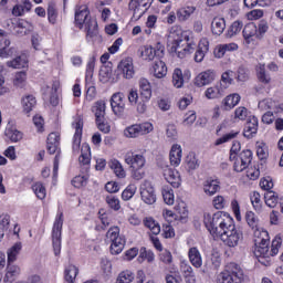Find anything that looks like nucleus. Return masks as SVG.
Wrapping results in <instances>:
<instances>
[{
    "mask_svg": "<svg viewBox=\"0 0 283 283\" xmlns=\"http://www.w3.org/2000/svg\"><path fill=\"white\" fill-rule=\"evenodd\" d=\"M130 178H133V180H143V178H145V169L132 168Z\"/></svg>",
    "mask_w": 283,
    "mask_h": 283,
    "instance_id": "62",
    "label": "nucleus"
},
{
    "mask_svg": "<svg viewBox=\"0 0 283 283\" xmlns=\"http://www.w3.org/2000/svg\"><path fill=\"white\" fill-rule=\"evenodd\" d=\"M21 103L24 114H30V112L36 107V97H34V95H27L22 97Z\"/></svg>",
    "mask_w": 283,
    "mask_h": 283,
    "instance_id": "32",
    "label": "nucleus"
},
{
    "mask_svg": "<svg viewBox=\"0 0 283 283\" xmlns=\"http://www.w3.org/2000/svg\"><path fill=\"white\" fill-rule=\"evenodd\" d=\"M56 17H59V14L56 13V8L54 7V4H49L48 19H49V22L52 23V25H54V23H56Z\"/></svg>",
    "mask_w": 283,
    "mask_h": 283,
    "instance_id": "60",
    "label": "nucleus"
},
{
    "mask_svg": "<svg viewBox=\"0 0 283 283\" xmlns=\"http://www.w3.org/2000/svg\"><path fill=\"white\" fill-rule=\"evenodd\" d=\"M160 262H164V264H171L174 262V256L171 255V252L169 250H164L159 254Z\"/></svg>",
    "mask_w": 283,
    "mask_h": 283,
    "instance_id": "63",
    "label": "nucleus"
},
{
    "mask_svg": "<svg viewBox=\"0 0 283 283\" xmlns=\"http://www.w3.org/2000/svg\"><path fill=\"white\" fill-rule=\"evenodd\" d=\"M238 103H240V95L239 94L228 95L223 99V109H226V111L233 109V107H235V105H238Z\"/></svg>",
    "mask_w": 283,
    "mask_h": 283,
    "instance_id": "36",
    "label": "nucleus"
},
{
    "mask_svg": "<svg viewBox=\"0 0 283 283\" xmlns=\"http://www.w3.org/2000/svg\"><path fill=\"white\" fill-rule=\"evenodd\" d=\"M186 165L188 169L191 170L198 169V167H200V161L198 160V157H196V153H190L186 157Z\"/></svg>",
    "mask_w": 283,
    "mask_h": 283,
    "instance_id": "46",
    "label": "nucleus"
},
{
    "mask_svg": "<svg viewBox=\"0 0 283 283\" xmlns=\"http://www.w3.org/2000/svg\"><path fill=\"white\" fill-rule=\"evenodd\" d=\"M172 85L180 90L185 85V76L182 75V70L175 69L172 73Z\"/></svg>",
    "mask_w": 283,
    "mask_h": 283,
    "instance_id": "39",
    "label": "nucleus"
},
{
    "mask_svg": "<svg viewBox=\"0 0 283 283\" xmlns=\"http://www.w3.org/2000/svg\"><path fill=\"white\" fill-rule=\"evenodd\" d=\"M25 83H28V73H25V71L17 72L13 77L14 87L23 90V87H25Z\"/></svg>",
    "mask_w": 283,
    "mask_h": 283,
    "instance_id": "34",
    "label": "nucleus"
},
{
    "mask_svg": "<svg viewBox=\"0 0 283 283\" xmlns=\"http://www.w3.org/2000/svg\"><path fill=\"white\" fill-rule=\"evenodd\" d=\"M32 189H33L36 198H39V200H44V198L46 196V191H45V186H43L42 182H35L32 186Z\"/></svg>",
    "mask_w": 283,
    "mask_h": 283,
    "instance_id": "50",
    "label": "nucleus"
},
{
    "mask_svg": "<svg viewBox=\"0 0 283 283\" xmlns=\"http://www.w3.org/2000/svg\"><path fill=\"white\" fill-rule=\"evenodd\" d=\"M196 12V7H182L177 11L178 21H187Z\"/></svg>",
    "mask_w": 283,
    "mask_h": 283,
    "instance_id": "38",
    "label": "nucleus"
},
{
    "mask_svg": "<svg viewBox=\"0 0 283 283\" xmlns=\"http://www.w3.org/2000/svg\"><path fill=\"white\" fill-rule=\"evenodd\" d=\"M92 17L90 15V9L87 6H80L75 9V25L80 28V30H83L84 23L86 21H90Z\"/></svg>",
    "mask_w": 283,
    "mask_h": 283,
    "instance_id": "12",
    "label": "nucleus"
},
{
    "mask_svg": "<svg viewBox=\"0 0 283 283\" xmlns=\"http://www.w3.org/2000/svg\"><path fill=\"white\" fill-rule=\"evenodd\" d=\"M118 70L122 72L124 78H134V75L136 74V71L134 70V60L132 57L122 60L118 64Z\"/></svg>",
    "mask_w": 283,
    "mask_h": 283,
    "instance_id": "11",
    "label": "nucleus"
},
{
    "mask_svg": "<svg viewBox=\"0 0 283 283\" xmlns=\"http://www.w3.org/2000/svg\"><path fill=\"white\" fill-rule=\"evenodd\" d=\"M220 189V181L218 179H207L203 182V192L206 196H216Z\"/></svg>",
    "mask_w": 283,
    "mask_h": 283,
    "instance_id": "19",
    "label": "nucleus"
},
{
    "mask_svg": "<svg viewBox=\"0 0 283 283\" xmlns=\"http://www.w3.org/2000/svg\"><path fill=\"white\" fill-rule=\"evenodd\" d=\"M112 78V66H102L99 70V81L102 83H107Z\"/></svg>",
    "mask_w": 283,
    "mask_h": 283,
    "instance_id": "48",
    "label": "nucleus"
},
{
    "mask_svg": "<svg viewBox=\"0 0 283 283\" xmlns=\"http://www.w3.org/2000/svg\"><path fill=\"white\" fill-rule=\"evenodd\" d=\"M80 165L84 167H90V163H92V148H90V144H83L81 148V156L78 158Z\"/></svg>",
    "mask_w": 283,
    "mask_h": 283,
    "instance_id": "27",
    "label": "nucleus"
},
{
    "mask_svg": "<svg viewBox=\"0 0 283 283\" xmlns=\"http://www.w3.org/2000/svg\"><path fill=\"white\" fill-rule=\"evenodd\" d=\"M108 167L109 169H112V171H114L117 178H125V176H127V172H125V168H123V164H120L118 159H112L108 163Z\"/></svg>",
    "mask_w": 283,
    "mask_h": 283,
    "instance_id": "33",
    "label": "nucleus"
},
{
    "mask_svg": "<svg viewBox=\"0 0 283 283\" xmlns=\"http://www.w3.org/2000/svg\"><path fill=\"white\" fill-rule=\"evenodd\" d=\"M76 275H78V268L75 265H69L64 271V277L69 283H74Z\"/></svg>",
    "mask_w": 283,
    "mask_h": 283,
    "instance_id": "41",
    "label": "nucleus"
},
{
    "mask_svg": "<svg viewBox=\"0 0 283 283\" xmlns=\"http://www.w3.org/2000/svg\"><path fill=\"white\" fill-rule=\"evenodd\" d=\"M105 102L98 101L95 103L94 112H95V120H101L102 118H105Z\"/></svg>",
    "mask_w": 283,
    "mask_h": 283,
    "instance_id": "44",
    "label": "nucleus"
},
{
    "mask_svg": "<svg viewBox=\"0 0 283 283\" xmlns=\"http://www.w3.org/2000/svg\"><path fill=\"white\" fill-rule=\"evenodd\" d=\"M242 28H244V24L242 23V21L240 20L234 21L228 30V36L230 39L231 36H235V34H239V32H241Z\"/></svg>",
    "mask_w": 283,
    "mask_h": 283,
    "instance_id": "49",
    "label": "nucleus"
},
{
    "mask_svg": "<svg viewBox=\"0 0 283 283\" xmlns=\"http://www.w3.org/2000/svg\"><path fill=\"white\" fill-rule=\"evenodd\" d=\"M125 163L129 165L130 169H138L145 167L146 160L143 155L129 151L125 155Z\"/></svg>",
    "mask_w": 283,
    "mask_h": 283,
    "instance_id": "15",
    "label": "nucleus"
},
{
    "mask_svg": "<svg viewBox=\"0 0 283 283\" xmlns=\"http://www.w3.org/2000/svg\"><path fill=\"white\" fill-rule=\"evenodd\" d=\"M140 56L144 61H154L156 59V51L154 46L145 45L139 49Z\"/></svg>",
    "mask_w": 283,
    "mask_h": 283,
    "instance_id": "37",
    "label": "nucleus"
},
{
    "mask_svg": "<svg viewBox=\"0 0 283 283\" xmlns=\"http://www.w3.org/2000/svg\"><path fill=\"white\" fill-rule=\"evenodd\" d=\"M235 136H238V132H231L228 133L226 135H223L222 137H220L219 139L216 140V145H223V143H229V140H233V138H235Z\"/></svg>",
    "mask_w": 283,
    "mask_h": 283,
    "instance_id": "61",
    "label": "nucleus"
},
{
    "mask_svg": "<svg viewBox=\"0 0 283 283\" xmlns=\"http://www.w3.org/2000/svg\"><path fill=\"white\" fill-rule=\"evenodd\" d=\"M73 127L75 129L74 136H73V154H78L81 149V140L83 138V117L78 116L75 118V122L73 123Z\"/></svg>",
    "mask_w": 283,
    "mask_h": 283,
    "instance_id": "9",
    "label": "nucleus"
},
{
    "mask_svg": "<svg viewBox=\"0 0 283 283\" xmlns=\"http://www.w3.org/2000/svg\"><path fill=\"white\" fill-rule=\"evenodd\" d=\"M144 224L151 231L153 235H158V233H160V224H158L154 218L148 217L144 219Z\"/></svg>",
    "mask_w": 283,
    "mask_h": 283,
    "instance_id": "40",
    "label": "nucleus"
},
{
    "mask_svg": "<svg viewBox=\"0 0 283 283\" xmlns=\"http://www.w3.org/2000/svg\"><path fill=\"white\" fill-rule=\"evenodd\" d=\"M209 52V41L202 40L199 42L198 48L195 52V62L196 63H202L205 61V56Z\"/></svg>",
    "mask_w": 283,
    "mask_h": 283,
    "instance_id": "21",
    "label": "nucleus"
},
{
    "mask_svg": "<svg viewBox=\"0 0 283 283\" xmlns=\"http://www.w3.org/2000/svg\"><path fill=\"white\" fill-rule=\"evenodd\" d=\"M21 249H23V245L21 244V242H17L7 251L9 263L17 262V256L19 255V253H21Z\"/></svg>",
    "mask_w": 283,
    "mask_h": 283,
    "instance_id": "35",
    "label": "nucleus"
},
{
    "mask_svg": "<svg viewBox=\"0 0 283 283\" xmlns=\"http://www.w3.org/2000/svg\"><path fill=\"white\" fill-rule=\"evenodd\" d=\"M87 175H83V176H76L73 178L72 180V185L73 187H76L77 189H80V187H85V185H87Z\"/></svg>",
    "mask_w": 283,
    "mask_h": 283,
    "instance_id": "58",
    "label": "nucleus"
},
{
    "mask_svg": "<svg viewBox=\"0 0 283 283\" xmlns=\"http://www.w3.org/2000/svg\"><path fill=\"white\" fill-rule=\"evenodd\" d=\"M20 273H21V268L8 262L7 273L3 279V282H6V283L14 282L15 277H19Z\"/></svg>",
    "mask_w": 283,
    "mask_h": 283,
    "instance_id": "26",
    "label": "nucleus"
},
{
    "mask_svg": "<svg viewBox=\"0 0 283 283\" xmlns=\"http://www.w3.org/2000/svg\"><path fill=\"white\" fill-rule=\"evenodd\" d=\"M161 193H163L164 202L166 205H169V206L174 205L175 202L174 189L169 188V186H164Z\"/></svg>",
    "mask_w": 283,
    "mask_h": 283,
    "instance_id": "43",
    "label": "nucleus"
},
{
    "mask_svg": "<svg viewBox=\"0 0 283 283\" xmlns=\"http://www.w3.org/2000/svg\"><path fill=\"white\" fill-rule=\"evenodd\" d=\"M269 32V21L262 19L259 21L256 27V39H263L264 34Z\"/></svg>",
    "mask_w": 283,
    "mask_h": 283,
    "instance_id": "45",
    "label": "nucleus"
},
{
    "mask_svg": "<svg viewBox=\"0 0 283 283\" xmlns=\"http://www.w3.org/2000/svg\"><path fill=\"white\" fill-rule=\"evenodd\" d=\"M258 134V117L250 116L247 119V123L243 128V136L244 138H253Z\"/></svg>",
    "mask_w": 283,
    "mask_h": 283,
    "instance_id": "16",
    "label": "nucleus"
},
{
    "mask_svg": "<svg viewBox=\"0 0 283 283\" xmlns=\"http://www.w3.org/2000/svg\"><path fill=\"white\" fill-rule=\"evenodd\" d=\"M255 72H256V78L259 83H261V85H271L273 80L271 78V74L266 72L265 64H262V63L256 64Z\"/></svg>",
    "mask_w": 283,
    "mask_h": 283,
    "instance_id": "18",
    "label": "nucleus"
},
{
    "mask_svg": "<svg viewBox=\"0 0 283 283\" xmlns=\"http://www.w3.org/2000/svg\"><path fill=\"white\" fill-rule=\"evenodd\" d=\"M106 238L109 240V242H112L111 253L113 255H118L119 253H123V250L125 249V239L120 237V228H111L106 233Z\"/></svg>",
    "mask_w": 283,
    "mask_h": 283,
    "instance_id": "5",
    "label": "nucleus"
},
{
    "mask_svg": "<svg viewBox=\"0 0 283 283\" xmlns=\"http://www.w3.org/2000/svg\"><path fill=\"white\" fill-rule=\"evenodd\" d=\"M154 132V125L149 122L142 124H133L126 127L123 132L125 138H138L139 136H146V134H151Z\"/></svg>",
    "mask_w": 283,
    "mask_h": 283,
    "instance_id": "6",
    "label": "nucleus"
},
{
    "mask_svg": "<svg viewBox=\"0 0 283 283\" xmlns=\"http://www.w3.org/2000/svg\"><path fill=\"white\" fill-rule=\"evenodd\" d=\"M216 81V72L213 70H207L197 75L195 78V85L197 87H205V85H211Z\"/></svg>",
    "mask_w": 283,
    "mask_h": 283,
    "instance_id": "13",
    "label": "nucleus"
},
{
    "mask_svg": "<svg viewBox=\"0 0 283 283\" xmlns=\"http://www.w3.org/2000/svg\"><path fill=\"white\" fill-rule=\"evenodd\" d=\"M247 223L251 229H254V255L263 266H271V258L277 255L280 247H282V238L275 237L272 241V248L269 250V232L265 230L260 231L258 224L260 221L253 211L245 213Z\"/></svg>",
    "mask_w": 283,
    "mask_h": 283,
    "instance_id": "2",
    "label": "nucleus"
},
{
    "mask_svg": "<svg viewBox=\"0 0 283 283\" xmlns=\"http://www.w3.org/2000/svg\"><path fill=\"white\" fill-rule=\"evenodd\" d=\"M106 202L111 209L114 211H118L120 209V200L114 195H109L106 197Z\"/></svg>",
    "mask_w": 283,
    "mask_h": 283,
    "instance_id": "53",
    "label": "nucleus"
},
{
    "mask_svg": "<svg viewBox=\"0 0 283 283\" xmlns=\"http://www.w3.org/2000/svg\"><path fill=\"white\" fill-rule=\"evenodd\" d=\"M244 280V271L238 263H229L226 271L221 272L217 277V283H242Z\"/></svg>",
    "mask_w": 283,
    "mask_h": 283,
    "instance_id": "3",
    "label": "nucleus"
},
{
    "mask_svg": "<svg viewBox=\"0 0 283 283\" xmlns=\"http://www.w3.org/2000/svg\"><path fill=\"white\" fill-rule=\"evenodd\" d=\"M203 223L209 233L222 240L227 247H238L240 241L244 240V233L235 227V221L227 212L206 213Z\"/></svg>",
    "mask_w": 283,
    "mask_h": 283,
    "instance_id": "1",
    "label": "nucleus"
},
{
    "mask_svg": "<svg viewBox=\"0 0 283 283\" xmlns=\"http://www.w3.org/2000/svg\"><path fill=\"white\" fill-rule=\"evenodd\" d=\"M239 159L243 161V167H249V165H251V160H253V153H251L250 149L243 150L240 154Z\"/></svg>",
    "mask_w": 283,
    "mask_h": 283,
    "instance_id": "55",
    "label": "nucleus"
},
{
    "mask_svg": "<svg viewBox=\"0 0 283 283\" xmlns=\"http://www.w3.org/2000/svg\"><path fill=\"white\" fill-rule=\"evenodd\" d=\"M256 156L260 160H266L269 158V148L266 147V144L261 143L256 146Z\"/></svg>",
    "mask_w": 283,
    "mask_h": 283,
    "instance_id": "54",
    "label": "nucleus"
},
{
    "mask_svg": "<svg viewBox=\"0 0 283 283\" xmlns=\"http://www.w3.org/2000/svg\"><path fill=\"white\" fill-rule=\"evenodd\" d=\"M260 187L264 191H271V189H273V179H271V177L261 179Z\"/></svg>",
    "mask_w": 283,
    "mask_h": 283,
    "instance_id": "64",
    "label": "nucleus"
},
{
    "mask_svg": "<svg viewBox=\"0 0 283 283\" xmlns=\"http://www.w3.org/2000/svg\"><path fill=\"white\" fill-rule=\"evenodd\" d=\"M169 158L172 167H178L182 160V147L178 144L172 145Z\"/></svg>",
    "mask_w": 283,
    "mask_h": 283,
    "instance_id": "23",
    "label": "nucleus"
},
{
    "mask_svg": "<svg viewBox=\"0 0 283 283\" xmlns=\"http://www.w3.org/2000/svg\"><path fill=\"white\" fill-rule=\"evenodd\" d=\"M227 85L219 83L212 87H208L205 92L206 98L209 101H213L216 98H222L224 96V90H227Z\"/></svg>",
    "mask_w": 283,
    "mask_h": 283,
    "instance_id": "17",
    "label": "nucleus"
},
{
    "mask_svg": "<svg viewBox=\"0 0 283 283\" xmlns=\"http://www.w3.org/2000/svg\"><path fill=\"white\" fill-rule=\"evenodd\" d=\"M188 258L190 264H192L195 269L202 268V254L200 253V250H198L196 247H192L188 250Z\"/></svg>",
    "mask_w": 283,
    "mask_h": 283,
    "instance_id": "20",
    "label": "nucleus"
},
{
    "mask_svg": "<svg viewBox=\"0 0 283 283\" xmlns=\"http://www.w3.org/2000/svg\"><path fill=\"white\" fill-rule=\"evenodd\" d=\"M170 52H175L178 59H185L189 54L196 52V43L190 41L189 38L185 40H174L170 46Z\"/></svg>",
    "mask_w": 283,
    "mask_h": 283,
    "instance_id": "4",
    "label": "nucleus"
},
{
    "mask_svg": "<svg viewBox=\"0 0 283 283\" xmlns=\"http://www.w3.org/2000/svg\"><path fill=\"white\" fill-rule=\"evenodd\" d=\"M138 188L136 187V185L130 184L127 186V188L122 192V198L124 200H132V198H134V196H136V190Z\"/></svg>",
    "mask_w": 283,
    "mask_h": 283,
    "instance_id": "51",
    "label": "nucleus"
},
{
    "mask_svg": "<svg viewBox=\"0 0 283 283\" xmlns=\"http://www.w3.org/2000/svg\"><path fill=\"white\" fill-rule=\"evenodd\" d=\"M6 136L11 140V143H19V140L23 139V133L19 130L8 129L6 132Z\"/></svg>",
    "mask_w": 283,
    "mask_h": 283,
    "instance_id": "52",
    "label": "nucleus"
},
{
    "mask_svg": "<svg viewBox=\"0 0 283 283\" xmlns=\"http://www.w3.org/2000/svg\"><path fill=\"white\" fill-rule=\"evenodd\" d=\"M153 74L155 78H165L167 76V64L163 60L155 61Z\"/></svg>",
    "mask_w": 283,
    "mask_h": 283,
    "instance_id": "28",
    "label": "nucleus"
},
{
    "mask_svg": "<svg viewBox=\"0 0 283 283\" xmlns=\"http://www.w3.org/2000/svg\"><path fill=\"white\" fill-rule=\"evenodd\" d=\"M134 272L126 270L119 273L116 283H132L134 282Z\"/></svg>",
    "mask_w": 283,
    "mask_h": 283,
    "instance_id": "47",
    "label": "nucleus"
},
{
    "mask_svg": "<svg viewBox=\"0 0 283 283\" xmlns=\"http://www.w3.org/2000/svg\"><path fill=\"white\" fill-rule=\"evenodd\" d=\"M212 205L214 207V209H224V207H227V205H229V202L227 201V199L223 196H217L213 198L212 200Z\"/></svg>",
    "mask_w": 283,
    "mask_h": 283,
    "instance_id": "57",
    "label": "nucleus"
},
{
    "mask_svg": "<svg viewBox=\"0 0 283 283\" xmlns=\"http://www.w3.org/2000/svg\"><path fill=\"white\" fill-rule=\"evenodd\" d=\"M139 193L145 205H154L156 202V190L151 181L144 180L139 186Z\"/></svg>",
    "mask_w": 283,
    "mask_h": 283,
    "instance_id": "8",
    "label": "nucleus"
},
{
    "mask_svg": "<svg viewBox=\"0 0 283 283\" xmlns=\"http://www.w3.org/2000/svg\"><path fill=\"white\" fill-rule=\"evenodd\" d=\"M111 107L116 116H123V112H125V94H113L111 97Z\"/></svg>",
    "mask_w": 283,
    "mask_h": 283,
    "instance_id": "10",
    "label": "nucleus"
},
{
    "mask_svg": "<svg viewBox=\"0 0 283 283\" xmlns=\"http://www.w3.org/2000/svg\"><path fill=\"white\" fill-rule=\"evenodd\" d=\"M7 67H12L13 70H22L28 67V57L25 55H19L15 59L7 62Z\"/></svg>",
    "mask_w": 283,
    "mask_h": 283,
    "instance_id": "30",
    "label": "nucleus"
},
{
    "mask_svg": "<svg viewBox=\"0 0 283 283\" xmlns=\"http://www.w3.org/2000/svg\"><path fill=\"white\" fill-rule=\"evenodd\" d=\"M60 142H61V136H59V134L56 133L49 134L46 139V149L49 154H56Z\"/></svg>",
    "mask_w": 283,
    "mask_h": 283,
    "instance_id": "25",
    "label": "nucleus"
},
{
    "mask_svg": "<svg viewBox=\"0 0 283 283\" xmlns=\"http://www.w3.org/2000/svg\"><path fill=\"white\" fill-rule=\"evenodd\" d=\"M84 28L86 32V38L87 39H94V36L98 35V22L96 19L91 18L86 22H84Z\"/></svg>",
    "mask_w": 283,
    "mask_h": 283,
    "instance_id": "24",
    "label": "nucleus"
},
{
    "mask_svg": "<svg viewBox=\"0 0 283 283\" xmlns=\"http://www.w3.org/2000/svg\"><path fill=\"white\" fill-rule=\"evenodd\" d=\"M164 178L169 185H171V187H174V189H178L182 182L180 179V172L174 168H165Z\"/></svg>",
    "mask_w": 283,
    "mask_h": 283,
    "instance_id": "14",
    "label": "nucleus"
},
{
    "mask_svg": "<svg viewBox=\"0 0 283 283\" xmlns=\"http://www.w3.org/2000/svg\"><path fill=\"white\" fill-rule=\"evenodd\" d=\"M264 200L266 207H270V209H275V207H277L279 197L274 191L265 192Z\"/></svg>",
    "mask_w": 283,
    "mask_h": 283,
    "instance_id": "42",
    "label": "nucleus"
},
{
    "mask_svg": "<svg viewBox=\"0 0 283 283\" xmlns=\"http://www.w3.org/2000/svg\"><path fill=\"white\" fill-rule=\"evenodd\" d=\"M32 23L24 19L19 20L17 25L14 27L15 34H20L21 36L28 34L29 32H32Z\"/></svg>",
    "mask_w": 283,
    "mask_h": 283,
    "instance_id": "29",
    "label": "nucleus"
},
{
    "mask_svg": "<svg viewBox=\"0 0 283 283\" xmlns=\"http://www.w3.org/2000/svg\"><path fill=\"white\" fill-rule=\"evenodd\" d=\"M242 34L247 43H253V38L255 36V39H258V25L253 22L245 24Z\"/></svg>",
    "mask_w": 283,
    "mask_h": 283,
    "instance_id": "22",
    "label": "nucleus"
},
{
    "mask_svg": "<svg viewBox=\"0 0 283 283\" xmlns=\"http://www.w3.org/2000/svg\"><path fill=\"white\" fill-rule=\"evenodd\" d=\"M250 200L255 211H260V209H262V199H261L260 192L254 191L251 195Z\"/></svg>",
    "mask_w": 283,
    "mask_h": 283,
    "instance_id": "56",
    "label": "nucleus"
},
{
    "mask_svg": "<svg viewBox=\"0 0 283 283\" xmlns=\"http://www.w3.org/2000/svg\"><path fill=\"white\" fill-rule=\"evenodd\" d=\"M63 231V212L56 216L53 230H52V242L54 255H61V233Z\"/></svg>",
    "mask_w": 283,
    "mask_h": 283,
    "instance_id": "7",
    "label": "nucleus"
},
{
    "mask_svg": "<svg viewBox=\"0 0 283 283\" xmlns=\"http://www.w3.org/2000/svg\"><path fill=\"white\" fill-rule=\"evenodd\" d=\"M233 71H226L222 75H221V82L222 85H227V87H229V85H231V83H233Z\"/></svg>",
    "mask_w": 283,
    "mask_h": 283,
    "instance_id": "59",
    "label": "nucleus"
},
{
    "mask_svg": "<svg viewBox=\"0 0 283 283\" xmlns=\"http://www.w3.org/2000/svg\"><path fill=\"white\" fill-rule=\"evenodd\" d=\"M226 28L227 22L224 21V18H214L211 22L212 34H216L217 36H220Z\"/></svg>",
    "mask_w": 283,
    "mask_h": 283,
    "instance_id": "31",
    "label": "nucleus"
}]
</instances>
